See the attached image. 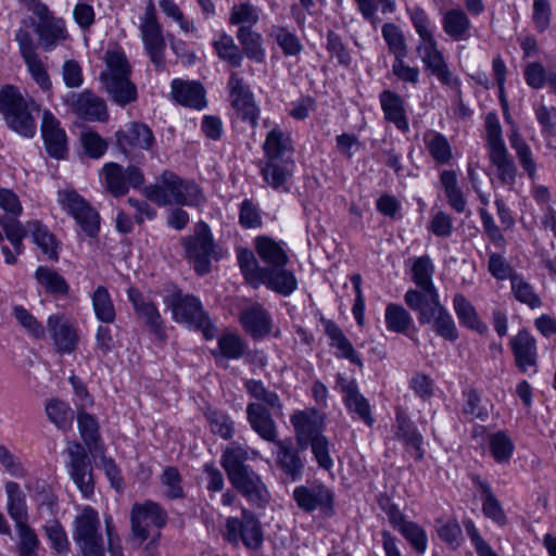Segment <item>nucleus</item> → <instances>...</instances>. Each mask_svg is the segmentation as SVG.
Masks as SVG:
<instances>
[{
    "label": "nucleus",
    "instance_id": "obj_1",
    "mask_svg": "<svg viewBox=\"0 0 556 556\" xmlns=\"http://www.w3.org/2000/svg\"><path fill=\"white\" fill-rule=\"evenodd\" d=\"M248 452L241 446L227 448L222 466L233 488L252 505L263 508L268 502V491L261 476L245 464Z\"/></svg>",
    "mask_w": 556,
    "mask_h": 556
},
{
    "label": "nucleus",
    "instance_id": "obj_2",
    "mask_svg": "<svg viewBox=\"0 0 556 556\" xmlns=\"http://www.w3.org/2000/svg\"><path fill=\"white\" fill-rule=\"evenodd\" d=\"M103 60L105 67L99 79L108 97L119 106L135 102L137 87L131 80V65L124 51L108 50Z\"/></svg>",
    "mask_w": 556,
    "mask_h": 556
},
{
    "label": "nucleus",
    "instance_id": "obj_3",
    "mask_svg": "<svg viewBox=\"0 0 556 556\" xmlns=\"http://www.w3.org/2000/svg\"><path fill=\"white\" fill-rule=\"evenodd\" d=\"M410 18L416 33L420 38L416 50L421 58L425 67L434 75L439 81L451 88H457L459 80L453 76L442 52L439 50V43L433 35L430 20L427 13L416 8L410 13Z\"/></svg>",
    "mask_w": 556,
    "mask_h": 556
},
{
    "label": "nucleus",
    "instance_id": "obj_4",
    "mask_svg": "<svg viewBox=\"0 0 556 556\" xmlns=\"http://www.w3.org/2000/svg\"><path fill=\"white\" fill-rule=\"evenodd\" d=\"M165 292L163 302L172 312L174 321L187 324L189 327L201 331L206 340L216 336L217 329L197 296L184 293L181 289L174 285L168 286Z\"/></svg>",
    "mask_w": 556,
    "mask_h": 556
},
{
    "label": "nucleus",
    "instance_id": "obj_5",
    "mask_svg": "<svg viewBox=\"0 0 556 556\" xmlns=\"http://www.w3.org/2000/svg\"><path fill=\"white\" fill-rule=\"evenodd\" d=\"M144 194L160 206L170 204L197 206L205 200L195 182L184 180L170 170H164L156 184L146 187Z\"/></svg>",
    "mask_w": 556,
    "mask_h": 556
},
{
    "label": "nucleus",
    "instance_id": "obj_6",
    "mask_svg": "<svg viewBox=\"0 0 556 556\" xmlns=\"http://www.w3.org/2000/svg\"><path fill=\"white\" fill-rule=\"evenodd\" d=\"M0 112L12 130L27 138L35 136L36 122L31 113L39 112V105L25 99L16 87L8 85L0 89Z\"/></svg>",
    "mask_w": 556,
    "mask_h": 556
},
{
    "label": "nucleus",
    "instance_id": "obj_7",
    "mask_svg": "<svg viewBox=\"0 0 556 556\" xmlns=\"http://www.w3.org/2000/svg\"><path fill=\"white\" fill-rule=\"evenodd\" d=\"M404 300L407 306L418 314L420 325L431 324L434 332L450 342L458 339L455 321L440 302L439 295L422 301L418 293L406 292Z\"/></svg>",
    "mask_w": 556,
    "mask_h": 556
},
{
    "label": "nucleus",
    "instance_id": "obj_8",
    "mask_svg": "<svg viewBox=\"0 0 556 556\" xmlns=\"http://www.w3.org/2000/svg\"><path fill=\"white\" fill-rule=\"evenodd\" d=\"M73 540L81 556H105V544L98 511L85 506L73 523Z\"/></svg>",
    "mask_w": 556,
    "mask_h": 556
},
{
    "label": "nucleus",
    "instance_id": "obj_9",
    "mask_svg": "<svg viewBox=\"0 0 556 556\" xmlns=\"http://www.w3.org/2000/svg\"><path fill=\"white\" fill-rule=\"evenodd\" d=\"M28 10L38 17V22H33L34 31L38 37L37 48L40 47L45 52H51L67 40L68 33L65 22L63 18L54 16L47 4L39 0H31Z\"/></svg>",
    "mask_w": 556,
    "mask_h": 556
},
{
    "label": "nucleus",
    "instance_id": "obj_10",
    "mask_svg": "<svg viewBox=\"0 0 556 556\" xmlns=\"http://www.w3.org/2000/svg\"><path fill=\"white\" fill-rule=\"evenodd\" d=\"M224 539L237 545L240 541L243 545L253 551L262 547L264 532L257 517L249 509L241 510V518L229 517L226 519Z\"/></svg>",
    "mask_w": 556,
    "mask_h": 556
},
{
    "label": "nucleus",
    "instance_id": "obj_11",
    "mask_svg": "<svg viewBox=\"0 0 556 556\" xmlns=\"http://www.w3.org/2000/svg\"><path fill=\"white\" fill-rule=\"evenodd\" d=\"M167 515L161 506L148 501L134 504L130 511L131 532L138 545L149 538H160V529L166 525Z\"/></svg>",
    "mask_w": 556,
    "mask_h": 556
},
{
    "label": "nucleus",
    "instance_id": "obj_12",
    "mask_svg": "<svg viewBox=\"0 0 556 556\" xmlns=\"http://www.w3.org/2000/svg\"><path fill=\"white\" fill-rule=\"evenodd\" d=\"M186 256L193 263L199 275H205L211 269V256L214 252V241L208 226L200 222L194 227V235L184 238Z\"/></svg>",
    "mask_w": 556,
    "mask_h": 556
},
{
    "label": "nucleus",
    "instance_id": "obj_13",
    "mask_svg": "<svg viewBox=\"0 0 556 556\" xmlns=\"http://www.w3.org/2000/svg\"><path fill=\"white\" fill-rule=\"evenodd\" d=\"M58 200L63 210L74 217L88 237H96L100 229V216L75 190L59 191Z\"/></svg>",
    "mask_w": 556,
    "mask_h": 556
},
{
    "label": "nucleus",
    "instance_id": "obj_14",
    "mask_svg": "<svg viewBox=\"0 0 556 556\" xmlns=\"http://www.w3.org/2000/svg\"><path fill=\"white\" fill-rule=\"evenodd\" d=\"M67 469L75 485L83 496L88 498L93 494L94 483L91 460L87 448L78 442H72L66 448Z\"/></svg>",
    "mask_w": 556,
    "mask_h": 556
},
{
    "label": "nucleus",
    "instance_id": "obj_15",
    "mask_svg": "<svg viewBox=\"0 0 556 556\" xmlns=\"http://www.w3.org/2000/svg\"><path fill=\"white\" fill-rule=\"evenodd\" d=\"M15 41L25 65L42 90H49L52 86L48 72L37 51V45L33 34L26 28H18L15 33Z\"/></svg>",
    "mask_w": 556,
    "mask_h": 556
},
{
    "label": "nucleus",
    "instance_id": "obj_16",
    "mask_svg": "<svg viewBox=\"0 0 556 556\" xmlns=\"http://www.w3.org/2000/svg\"><path fill=\"white\" fill-rule=\"evenodd\" d=\"M231 105L236 114L243 122L255 128L258 124L260 109L257 108L254 96L249 86L244 84L238 73L232 72L228 80Z\"/></svg>",
    "mask_w": 556,
    "mask_h": 556
},
{
    "label": "nucleus",
    "instance_id": "obj_17",
    "mask_svg": "<svg viewBox=\"0 0 556 556\" xmlns=\"http://www.w3.org/2000/svg\"><path fill=\"white\" fill-rule=\"evenodd\" d=\"M127 296L132 304L137 317L143 321L148 330L161 341H165L164 320L155 303L147 299L137 288L130 287Z\"/></svg>",
    "mask_w": 556,
    "mask_h": 556
},
{
    "label": "nucleus",
    "instance_id": "obj_18",
    "mask_svg": "<svg viewBox=\"0 0 556 556\" xmlns=\"http://www.w3.org/2000/svg\"><path fill=\"white\" fill-rule=\"evenodd\" d=\"M103 172L106 187L114 197L125 195L130 187L139 188L144 184L143 173L134 165L124 168L117 163H108Z\"/></svg>",
    "mask_w": 556,
    "mask_h": 556
},
{
    "label": "nucleus",
    "instance_id": "obj_19",
    "mask_svg": "<svg viewBox=\"0 0 556 556\" xmlns=\"http://www.w3.org/2000/svg\"><path fill=\"white\" fill-rule=\"evenodd\" d=\"M63 101L72 112L85 121H105L108 118L105 102L88 89L81 92L71 91L63 98Z\"/></svg>",
    "mask_w": 556,
    "mask_h": 556
},
{
    "label": "nucleus",
    "instance_id": "obj_20",
    "mask_svg": "<svg viewBox=\"0 0 556 556\" xmlns=\"http://www.w3.org/2000/svg\"><path fill=\"white\" fill-rule=\"evenodd\" d=\"M261 285L282 296H289L296 290L298 280L291 270L286 269V265L264 266L252 287L258 288Z\"/></svg>",
    "mask_w": 556,
    "mask_h": 556
},
{
    "label": "nucleus",
    "instance_id": "obj_21",
    "mask_svg": "<svg viewBox=\"0 0 556 556\" xmlns=\"http://www.w3.org/2000/svg\"><path fill=\"white\" fill-rule=\"evenodd\" d=\"M264 181L276 191L288 192L293 177L294 160H265L258 162Z\"/></svg>",
    "mask_w": 556,
    "mask_h": 556
},
{
    "label": "nucleus",
    "instance_id": "obj_22",
    "mask_svg": "<svg viewBox=\"0 0 556 556\" xmlns=\"http://www.w3.org/2000/svg\"><path fill=\"white\" fill-rule=\"evenodd\" d=\"M41 135L47 153L56 160L66 157L67 138L64 129L60 127V122L48 110L42 114Z\"/></svg>",
    "mask_w": 556,
    "mask_h": 556
},
{
    "label": "nucleus",
    "instance_id": "obj_23",
    "mask_svg": "<svg viewBox=\"0 0 556 556\" xmlns=\"http://www.w3.org/2000/svg\"><path fill=\"white\" fill-rule=\"evenodd\" d=\"M338 388L343 394V402L348 410L355 414L357 418L363 420L368 427H371L375 422V418L372 417L369 402L361 394L356 381L339 377Z\"/></svg>",
    "mask_w": 556,
    "mask_h": 556
},
{
    "label": "nucleus",
    "instance_id": "obj_24",
    "mask_svg": "<svg viewBox=\"0 0 556 556\" xmlns=\"http://www.w3.org/2000/svg\"><path fill=\"white\" fill-rule=\"evenodd\" d=\"M511 352L517 368L526 374L530 368L538 371L536 340L527 331H519L510 340Z\"/></svg>",
    "mask_w": 556,
    "mask_h": 556
},
{
    "label": "nucleus",
    "instance_id": "obj_25",
    "mask_svg": "<svg viewBox=\"0 0 556 556\" xmlns=\"http://www.w3.org/2000/svg\"><path fill=\"white\" fill-rule=\"evenodd\" d=\"M47 327L59 353L68 354L75 351L79 337L76 328L64 316L51 315L48 318Z\"/></svg>",
    "mask_w": 556,
    "mask_h": 556
},
{
    "label": "nucleus",
    "instance_id": "obj_26",
    "mask_svg": "<svg viewBox=\"0 0 556 556\" xmlns=\"http://www.w3.org/2000/svg\"><path fill=\"white\" fill-rule=\"evenodd\" d=\"M293 498L298 506L311 513L317 508H328L332 505V493L324 484H309L296 486L293 491Z\"/></svg>",
    "mask_w": 556,
    "mask_h": 556
},
{
    "label": "nucleus",
    "instance_id": "obj_27",
    "mask_svg": "<svg viewBox=\"0 0 556 556\" xmlns=\"http://www.w3.org/2000/svg\"><path fill=\"white\" fill-rule=\"evenodd\" d=\"M116 142L125 153L132 149L148 150L154 143V136L147 125L132 122L116 132Z\"/></svg>",
    "mask_w": 556,
    "mask_h": 556
},
{
    "label": "nucleus",
    "instance_id": "obj_28",
    "mask_svg": "<svg viewBox=\"0 0 556 556\" xmlns=\"http://www.w3.org/2000/svg\"><path fill=\"white\" fill-rule=\"evenodd\" d=\"M393 427L395 438L404 442L406 450L415 459L421 460L425 453L421 447L422 435L419 433L414 422L401 408L396 410L395 424Z\"/></svg>",
    "mask_w": 556,
    "mask_h": 556
},
{
    "label": "nucleus",
    "instance_id": "obj_29",
    "mask_svg": "<svg viewBox=\"0 0 556 556\" xmlns=\"http://www.w3.org/2000/svg\"><path fill=\"white\" fill-rule=\"evenodd\" d=\"M247 417L251 428L265 441L276 443L277 426L269 409L260 403H250L247 406Z\"/></svg>",
    "mask_w": 556,
    "mask_h": 556
},
{
    "label": "nucleus",
    "instance_id": "obj_30",
    "mask_svg": "<svg viewBox=\"0 0 556 556\" xmlns=\"http://www.w3.org/2000/svg\"><path fill=\"white\" fill-rule=\"evenodd\" d=\"M442 29L454 41H466L471 37L472 23L460 8L447 9L442 14Z\"/></svg>",
    "mask_w": 556,
    "mask_h": 556
},
{
    "label": "nucleus",
    "instance_id": "obj_31",
    "mask_svg": "<svg viewBox=\"0 0 556 556\" xmlns=\"http://www.w3.org/2000/svg\"><path fill=\"white\" fill-rule=\"evenodd\" d=\"M277 446L276 463L278 468L291 480L295 481L302 477L304 463L299 451L294 448L291 439L279 440Z\"/></svg>",
    "mask_w": 556,
    "mask_h": 556
},
{
    "label": "nucleus",
    "instance_id": "obj_32",
    "mask_svg": "<svg viewBox=\"0 0 556 556\" xmlns=\"http://www.w3.org/2000/svg\"><path fill=\"white\" fill-rule=\"evenodd\" d=\"M244 331L254 339L266 337L271 327V318L261 305L244 308L239 317Z\"/></svg>",
    "mask_w": 556,
    "mask_h": 556
},
{
    "label": "nucleus",
    "instance_id": "obj_33",
    "mask_svg": "<svg viewBox=\"0 0 556 556\" xmlns=\"http://www.w3.org/2000/svg\"><path fill=\"white\" fill-rule=\"evenodd\" d=\"M433 270V264L428 255L417 257L412 267L413 281L421 290L410 289L407 292L418 293L422 301L439 295L432 282Z\"/></svg>",
    "mask_w": 556,
    "mask_h": 556
},
{
    "label": "nucleus",
    "instance_id": "obj_34",
    "mask_svg": "<svg viewBox=\"0 0 556 556\" xmlns=\"http://www.w3.org/2000/svg\"><path fill=\"white\" fill-rule=\"evenodd\" d=\"M263 151L265 160H293L292 141L279 127H275L267 134Z\"/></svg>",
    "mask_w": 556,
    "mask_h": 556
},
{
    "label": "nucleus",
    "instance_id": "obj_35",
    "mask_svg": "<svg viewBox=\"0 0 556 556\" xmlns=\"http://www.w3.org/2000/svg\"><path fill=\"white\" fill-rule=\"evenodd\" d=\"M471 481L481 492L483 515L493 520L496 525L501 527L505 526L507 523V516L501 503L493 494L491 485L478 475L471 476Z\"/></svg>",
    "mask_w": 556,
    "mask_h": 556
},
{
    "label": "nucleus",
    "instance_id": "obj_36",
    "mask_svg": "<svg viewBox=\"0 0 556 556\" xmlns=\"http://www.w3.org/2000/svg\"><path fill=\"white\" fill-rule=\"evenodd\" d=\"M172 96L181 105L202 109L205 105V91L201 84L174 79Z\"/></svg>",
    "mask_w": 556,
    "mask_h": 556
},
{
    "label": "nucleus",
    "instance_id": "obj_37",
    "mask_svg": "<svg viewBox=\"0 0 556 556\" xmlns=\"http://www.w3.org/2000/svg\"><path fill=\"white\" fill-rule=\"evenodd\" d=\"M144 49L156 70H162L165 64L166 42L162 33V27L140 28Z\"/></svg>",
    "mask_w": 556,
    "mask_h": 556
},
{
    "label": "nucleus",
    "instance_id": "obj_38",
    "mask_svg": "<svg viewBox=\"0 0 556 556\" xmlns=\"http://www.w3.org/2000/svg\"><path fill=\"white\" fill-rule=\"evenodd\" d=\"M291 424L301 451L305 450L316 438L323 435L317 421L303 410H299L291 416Z\"/></svg>",
    "mask_w": 556,
    "mask_h": 556
},
{
    "label": "nucleus",
    "instance_id": "obj_39",
    "mask_svg": "<svg viewBox=\"0 0 556 556\" xmlns=\"http://www.w3.org/2000/svg\"><path fill=\"white\" fill-rule=\"evenodd\" d=\"M254 248L260 260L266 266L287 265L289 257L281 244L267 236H258L254 239Z\"/></svg>",
    "mask_w": 556,
    "mask_h": 556
},
{
    "label": "nucleus",
    "instance_id": "obj_40",
    "mask_svg": "<svg viewBox=\"0 0 556 556\" xmlns=\"http://www.w3.org/2000/svg\"><path fill=\"white\" fill-rule=\"evenodd\" d=\"M379 98L386 119L394 123L400 130L407 131L409 125L405 115L402 97L393 91L384 90L380 93Z\"/></svg>",
    "mask_w": 556,
    "mask_h": 556
},
{
    "label": "nucleus",
    "instance_id": "obj_41",
    "mask_svg": "<svg viewBox=\"0 0 556 556\" xmlns=\"http://www.w3.org/2000/svg\"><path fill=\"white\" fill-rule=\"evenodd\" d=\"M321 320L325 325V332L331 340V346L337 348L339 351L337 355L339 357L349 359L351 363L357 365L358 367H363L361 357L340 327L332 320L324 318Z\"/></svg>",
    "mask_w": 556,
    "mask_h": 556
},
{
    "label": "nucleus",
    "instance_id": "obj_42",
    "mask_svg": "<svg viewBox=\"0 0 556 556\" xmlns=\"http://www.w3.org/2000/svg\"><path fill=\"white\" fill-rule=\"evenodd\" d=\"M453 307L459 323L479 333L488 330V327L478 316L475 306L462 293H456L453 298Z\"/></svg>",
    "mask_w": 556,
    "mask_h": 556
},
{
    "label": "nucleus",
    "instance_id": "obj_43",
    "mask_svg": "<svg viewBox=\"0 0 556 556\" xmlns=\"http://www.w3.org/2000/svg\"><path fill=\"white\" fill-rule=\"evenodd\" d=\"M237 39L242 47V54L257 63L265 60L262 35L252 30L250 26H240L237 31Z\"/></svg>",
    "mask_w": 556,
    "mask_h": 556
},
{
    "label": "nucleus",
    "instance_id": "obj_44",
    "mask_svg": "<svg viewBox=\"0 0 556 556\" xmlns=\"http://www.w3.org/2000/svg\"><path fill=\"white\" fill-rule=\"evenodd\" d=\"M5 492L8 495V513L14 520L15 527L27 523L25 495L21 491L20 485L14 481H8L5 483Z\"/></svg>",
    "mask_w": 556,
    "mask_h": 556
},
{
    "label": "nucleus",
    "instance_id": "obj_45",
    "mask_svg": "<svg viewBox=\"0 0 556 556\" xmlns=\"http://www.w3.org/2000/svg\"><path fill=\"white\" fill-rule=\"evenodd\" d=\"M491 163L497 169V177L502 184L513 186L516 181L517 167L509 155L507 148L489 152Z\"/></svg>",
    "mask_w": 556,
    "mask_h": 556
},
{
    "label": "nucleus",
    "instance_id": "obj_46",
    "mask_svg": "<svg viewBox=\"0 0 556 556\" xmlns=\"http://www.w3.org/2000/svg\"><path fill=\"white\" fill-rule=\"evenodd\" d=\"M33 241L50 260H58V244L55 237L39 220L27 223Z\"/></svg>",
    "mask_w": 556,
    "mask_h": 556
},
{
    "label": "nucleus",
    "instance_id": "obj_47",
    "mask_svg": "<svg viewBox=\"0 0 556 556\" xmlns=\"http://www.w3.org/2000/svg\"><path fill=\"white\" fill-rule=\"evenodd\" d=\"M213 47L220 60L232 67L241 66L243 54L230 35L222 33L218 38L213 41Z\"/></svg>",
    "mask_w": 556,
    "mask_h": 556
},
{
    "label": "nucleus",
    "instance_id": "obj_48",
    "mask_svg": "<svg viewBox=\"0 0 556 556\" xmlns=\"http://www.w3.org/2000/svg\"><path fill=\"white\" fill-rule=\"evenodd\" d=\"M448 204L457 213L466 210V199L457 184V175L454 170H443L440 176Z\"/></svg>",
    "mask_w": 556,
    "mask_h": 556
},
{
    "label": "nucleus",
    "instance_id": "obj_49",
    "mask_svg": "<svg viewBox=\"0 0 556 556\" xmlns=\"http://www.w3.org/2000/svg\"><path fill=\"white\" fill-rule=\"evenodd\" d=\"M35 278L51 294L66 295L70 291V286L64 277L52 268L39 266L35 273Z\"/></svg>",
    "mask_w": 556,
    "mask_h": 556
},
{
    "label": "nucleus",
    "instance_id": "obj_50",
    "mask_svg": "<svg viewBox=\"0 0 556 556\" xmlns=\"http://www.w3.org/2000/svg\"><path fill=\"white\" fill-rule=\"evenodd\" d=\"M489 450L495 462L508 463L515 451V444L505 431H497L488 435Z\"/></svg>",
    "mask_w": 556,
    "mask_h": 556
},
{
    "label": "nucleus",
    "instance_id": "obj_51",
    "mask_svg": "<svg viewBox=\"0 0 556 556\" xmlns=\"http://www.w3.org/2000/svg\"><path fill=\"white\" fill-rule=\"evenodd\" d=\"M386 326L389 331L405 333L413 324L410 314L400 304L390 303L384 313Z\"/></svg>",
    "mask_w": 556,
    "mask_h": 556
},
{
    "label": "nucleus",
    "instance_id": "obj_52",
    "mask_svg": "<svg viewBox=\"0 0 556 556\" xmlns=\"http://www.w3.org/2000/svg\"><path fill=\"white\" fill-rule=\"evenodd\" d=\"M511 292L515 299L529 306L531 309L539 308L542 301L534 288L523 279L519 274L510 276Z\"/></svg>",
    "mask_w": 556,
    "mask_h": 556
},
{
    "label": "nucleus",
    "instance_id": "obj_53",
    "mask_svg": "<svg viewBox=\"0 0 556 556\" xmlns=\"http://www.w3.org/2000/svg\"><path fill=\"white\" fill-rule=\"evenodd\" d=\"M17 216L2 215L0 225L5 233L7 239L13 245L16 254H21L24 250L23 239L29 232L27 225L23 226Z\"/></svg>",
    "mask_w": 556,
    "mask_h": 556
},
{
    "label": "nucleus",
    "instance_id": "obj_54",
    "mask_svg": "<svg viewBox=\"0 0 556 556\" xmlns=\"http://www.w3.org/2000/svg\"><path fill=\"white\" fill-rule=\"evenodd\" d=\"M244 387L252 397L264 402L275 414H282V403L279 395L268 390L261 380H247Z\"/></svg>",
    "mask_w": 556,
    "mask_h": 556
},
{
    "label": "nucleus",
    "instance_id": "obj_55",
    "mask_svg": "<svg viewBox=\"0 0 556 556\" xmlns=\"http://www.w3.org/2000/svg\"><path fill=\"white\" fill-rule=\"evenodd\" d=\"M425 144L433 157L439 164H446L452 159V148L447 139L440 132H431L425 135Z\"/></svg>",
    "mask_w": 556,
    "mask_h": 556
},
{
    "label": "nucleus",
    "instance_id": "obj_56",
    "mask_svg": "<svg viewBox=\"0 0 556 556\" xmlns=\"http://www.w3.org/2000/svg\"><path fill=\"white\" fill-rule=\"evenodd\" d=\"M92 305L99 320L106 324L114 321L115 308L105 287L99 286L94 290L92 295Z\"/></svg>",
    "mask_w": 556,
    "mask_h": 556
},
{
    "label": "nucleus",
    "instance_id": "obj_57",
    "mask_svg": "<svg viewBox=\"0 0 556 556\" xmlns=\"http://www.w3.org/2000/svg\"><path fill=\"white\" fill-rule=\"evenodd\" d=\"M271 36L287 56L298 55L303 46L298 36L283 26H273Z\"/></svg>",
    "mask_w": 556,
    "mask_h": 556
},
{
    "label": "nucleus",
    "instance_id": "obj_58",
    "mask_svg": "<svg viewBox=\"0 0 556 556\" xmlns=\"http://www.w3.org/2000/svg\"><path fill=\"white\" fill-rule=\"evenodd\" d=\"M46 412L49 419L61 430L66 431L71 428L73 421V410L64 403L58 400H51Z\"/></svg>",
    "mask_w": 556,
    "mask_h": 556
},
{
    "label": "nucleus",
    "instance_id": "obj_59",
    "mask_svg": "<svg viewBox=\"0 0 556 556\" xmlns=\"http://www.w3.org/2000/svg\"><path fill=\"white\" fill-rule=\"evenodd\" d=\"M399 532L417 554L426 553L428 546L427 533L418 523L409 521L403 525Z\"/></svg>",
    "mask_w": 556,
    "mask_h": 556
},
{
    "label": "nucleus",
    "instance_id": "obj_60",
    "mask_svg": "<svg viewBox=\"0 0 556 556\" xmlns=\"http://www.w3.org/2000/svg\"><path fill=\"white\" fill-rule=\"evenodd\" d=\"M77 421L78 429L85 444L89 450L97 448V442L100 439L97 419L92 415L81 412L78 414Z\"/></svg>",
    "mask_w": 556,
    "mask_h": 556
},
{
    "label": "nucleus",
    "instance_id": "obj_61",
    "mask_svg": "<svg viewBox=\"0 0 556 556\" xmlns=\"http://www.w3.org/2000/svg\"><path fill=\"white\" fill-rule=\"evenodd\" d=\"M382 36L395 58L407 55V46L404 36L395 24H384L382 26Z\"/></svg>",
    "mask_w": 556,
    "mask_h": 556
},
{
    "label": "nucleus",
    "instance_id": "obj_62",
    "mask_svg": "<svg viewBox=\"0 0 556 556\" xmlns=\"http://www.w3.org/2000/svg\"><path fill=\"white\" fill-rule=\"evenodd\" d=\"M465 404L463 414L469 416L471 420L479 419L484 421L489 417V410L481 404V396L476 389H469L465 392Z\"/></svg>",
    "mask_w": 556,
    "mask_h": 556
},
{
    "label": "nucleus",
    "instance_id": "obj_63",
    "mask_svg": "<svg viewBox=\"0 0 556 556\" xmlns=\"http://www.w3.org/2000/svg\"><path fill=\"white\" fill-rule=\"evenodd\" d=\"M20 536L18 553L20 556H38L39 540L35 531L27 525L16 526Z\"/></svg>",
    "mask_w": 556,
    "mask_h": 556
},
{
    "label": "nucleus",
    "instance_id": "obj_64",
    "mask_svg": "<svg viewBox=\"0 0 556 556\" xmlns=\"http://www.w3.org/2000/svg\"><path fill=\"white\" fill-rule=\"evenodd\" d=\"M258 22V11L250 3L233 5L230 12L229 23L232 25L250 26L252 28Z\"/></svg>",
    "mask_w": 556,
    "mask_h": 556
}]
</instances>
